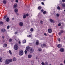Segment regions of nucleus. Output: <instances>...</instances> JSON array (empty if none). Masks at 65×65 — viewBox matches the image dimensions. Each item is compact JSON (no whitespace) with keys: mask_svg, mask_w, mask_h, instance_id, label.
Here are the masks:
<instances>
[{"mask_svg":"<svg viewBox=\"0 0 65 65\" xmlns=\"http://www.w3.org/2000/svg\"><path fill=\"white\" fill-rule=\"evenodd\" d=\"M19 54L20 56H22L24 54V52L22 51H21L19 52Z\"/></svg>","mask_w":65,"mask_h":65,"instance_id":"f257e3e1","label":"nucleus"},{"mask_svg":"<svg viewBox=\"0 0 65 65\" xmlns=\"http://www.w3.org/2000/svg\"><path fill=\"white\" fill-rule=\"evenodd\" d=\"M18 48L19 47H18V46L16 44L14 46V50H18Z\"/></svg>","mask_w":65,"mask_h":65,"instance_id":"f03ea898","label":"nucleus"},{"mask_svg":"<svg viewBox=\"0 0 65 65\" xmlns=\"http://www.w3.org/2000/svg\"><path fill=\"white\" fill-rule=\"evenodd\" d=\"M5 63L6 64H8L9 63V61L8 59H6L5 60Z\"/></svg>","mask_w":65,"mask_h":65,"instance_id":"7ed1b4c3","label":"nucleus"},{"mask_svg":"<svg viewBox=\"0 0 65 65\" xmlns=\"http://www.w3.org/2000/svg\"><path fill=\"white\" fill-rule=\"evenodd\" d=\"M29 52L30 53H33L34 52V49L32 48H31L30 49Z\"/></svg>","mask_w":65,"mask_h":65,"instance_id":"20e7f679","label":"nucleus"},{"mask_svg":"<svg viewBox=\"0 0 65 65\" xmlns=\"http://www.w3.org/2000/svg\"><path fill=\"white\" fill-rule=\"evenodd\" d=\"M64 32V30H60V32L59 34H58V35H60L62 33H63V32Z\"/></svg>","mask_w":65,"mask_h":65,"instance_id":"39448f33","label":"nucleus"},{"mask_svg":"<svg viewBox=\"0 0 65 65\" xmlns=\"http://www.w3.org/2000/svg\"><path fill=\"white\" fill-rule=\"evenodd\" d=\"M48 32L50 33H51L52 32V30L51 29H49L48 30Z\"/></svg>","mask_w":65,"mask_h":65,"instance_id":"423d86ee","label":"nucleus"},{"mask_svg":"<svg viewBox=\"0 0 65 65\" xmlns=\"http://www.w3.org/2000/svg\"><path fill=\"white\" fill-rule=\"evenodd\" d=\"M60 51L61 52H64V49L63 48H61L60 49Z\"/></svg>","mask_w":65,"mask_h":65,"instance_id":"0eeeda50","label":"nucleus"},{"mask_svg":"<svg viewBox=\"0 0 65 65\" xmlns=\"http://www.w3.org/2000/svg\"><path fill=\"white\" fill-rule=\"evenodd\" d=\"M19 26L21 27H22L23 26V23L22 22H21L19 23Z\"/></svg>","mask_w":65,"mask_h":65,"instance_id":"6e6552de","label":"nucleus"},{"mask_svg":"<svg viewBox=\"0 0 65 65\" xmlns=\"http://www.w3.org/2000/svg\"><path fill=\"white\" fill-rule=\"evenodd\" d=\"M26 50H27V51H30V47L28 46L26 47Z\"/></svg>","mask_w":65,"mask_h":65,"instance_id":"1a4fd4ad","label":"nucleus"},{"mask_svg":"<svg viewBox=\"0 0 65 65\" xmlns=\"http://www.w3.org/2000/svg\"><path fill=\"white\" fill-rule=\"evenodd\" d=\"M6 22H8L9 21V18L8 17H7L6 19Z\"/></svg>","mask_w":65,"mask_h":65,"instance_id":"9d476101","label":"nucleus"},{"mask_svg":"<svg viewBox=\"0 0 65 65\" xmlns=\"http://www.w3.org/2000/svg\"><path fill=\"white\" fill-rule=\"evenodd\" d=\"M50 23H54V20H52V19H50Z\"/></svg>","mask_w":65,"mask_h":65,"instance_id":"9b49d317","label":"nucleus"},{"mask_svg":"<svg viewBox=\"0 0 65 65\" xmlns=\"http://www.w3.org/2000/svg\"><path fill=\"white\" fill-rule=\"evenodd\" d=\"M61 46H62V45H61V44H58L57 45V47L58 48H60V47H61Z\"/></svg>","mask_w":65,"mask_h":65,"instance_id":"f8f14e48","label":"nucleus"},{"mask_svg":"<svg viewBox=\"0 0 65 65\" xmlns=\"http://www.w3.org/2000/svg\"><path fill=\"white\" fill-rule=\"evenodd\" d=\"M13 61H17V58L15 57H14L13 58Z\"/></svg>","mask_w":65,"mask_h":65,"instance_id":"ddd939ff","label":"nucleus"},{"mask_svg":"<svg viewBox=\"0 0 65 65\" xmlns=\"http://www.w3.org/2000/svg\"><path fill=\"white\" fill-rule=\"evenodd\" d=\"M41 47H45V46H46V44H44L43 45H41Z\"/></svg>","mask_w":65,"mask_h":65,"instance_id":"4468645a","label":"nucleus"},{"mask_svg":"<svg viewBox=\"0 0 65 65\" xmlns=\"http://www.w3.org/2000/svg\"><path fill=\"white\" fill-rule=\"evenodd\" d=\"M32 57V55H30V54H29L28 56V58H31V57Z\"/></svg>","mask_w":65,"mask_h":65,"instance_id":"2eb2a0df","label":"nucleus"},{"mask_svg":"<svg viewBox=\"0 0 65 65\" xmlns=\"http://www.w3.org/2000/svg\"><path fill=\"white\" fill-rule=\"evenodd\" d=\"M6 30H5V29H2L1 30V32H3V33H4V32Z\"/></svg>","mask_w":65,"mask_h":65,"instance_id":"dca6fc26","label":"nucleus"},{"mask_svg":"<svg viewBox=\"0 0 65 65\" xmlns=\"http://www.w3.org/2000/svg\"><path fill=\"white\" fill-rule=\"evenodd\" d=\"M14 11L16 13L18 12V9L16 8L14 9Z\"/></svg>","mask_w":65,"mask_h":65,"instance_id":"f3484780","label":"nucleus"},{"mask_svg":"<svg viewBox=\"0 0 65 65\" xmlns=\"http://www.w3.org/2000/svg\"><path fill=\"white\" fill-rule=\"evenodd\" d=\"M8 61H9V63H10L12 62V59H10L8 60Z\"/></svg>","mask_w":65,"mask_h":65,"instance_id":"a211bd4d","label":"nucleus"},{"mask_svg":"<svg viewBox=\"0 0 65 65\" xmlns=\"http://www.w3.org/2000/svg\"><path fill=\"white\" fill-rule=\"evenodd\" d=\"M7 46V44H5L4 45H3V46L4 47H6Z\"/></svg>","mask_w":65,"mask_h":65,"instance_id":"6ab92c4d","label":"nucleus"},{"mask_svg":"<svg viewBox=\"0 0 65 65\" xmlns=\"http://www.w3.org/2000/svg\"><path fill=\"white\" fill-rule=\"evenodd\" d=\"M36 45H38V44H39V41L37 40L36 42Z\"/></svg>","mask_w":65,"mask_h":65,"instance_id":"aec40b11","label":"nucleus"},{"mask_svg":"<svg viewBox=\"0 0 65 65\" xmlns=\"http://www.w3.org/2000/svg\"><path fill=\"white\" fill-rule=\"evenodd\" d=\"M22 42L23 43H25L26 42V40H22Z\"/></svg>","mask_w":65,"mask_h":65,"instance_id":"412c9836","label":"nucleus"},{"mask_svg":"<svg viewBox=\"0 0 65 65\" xmlns=\"http://www.w3.org/2000/svg\"><path fill=\"white\" fill-rule=\"evenodd\" d=\"M14 8H16V7H17V4H15L14 5Z\"/></svg>","mask_w":65,"mask_h":65,"instance_id":"4be33fe9","label":"nucleus"},{"mask_svg":"<svg viewBox=\"0 0 65 65\" xmlns=\"http://www.w3.org/2000/svg\"><path fill=\"white\" fill-rule=\"evenodd\" d=\"M40 24H43V21L42 20H40Z\"/></svg>","mask_w":65,"mask_h":65,"instance_id":"5701e85b","label":"nucleus"},{"mask_svg":"<svg viewBox=\"0 0 65 65\" xmlns=\"http://www.w3.org/2000/svg\"><path fill=\"white\" fill-rule=\"evenodd\" d=\"M3 61V59H2V58H0V62H2Z\"/></svg>","mask_w":65,"mask_h":65,"instance_id":"b1692460","label":"nucleus"},{"mask_svg":"<svg viewBox=\"0 0 65 65\" xmlns=\"http://www.w3.org/2000/svg\"><path fill=\"white\" fill-rule=\"evenodd\" d=\"M26 16L25 15H24L23 16V19H26Z\"/></svg>","mask_w":65,"mask_h":65,"instance_id":"393cba45","label":"nucleus"},{"mask_svg":"<svg viewBox=\"0 0 65 65\" xmlns=\"http://www.w3.org/2000/svg\"><path fill=\"white\" fill-rule=\"evenodd\" d=\"M9 53L10 54V55H12V53H11V52L10 51V50H9Z\"/></svg>","mask_w":65,"mask_h":65,"instance_id":"a878e982","label":"nucleus"},{"mask_svg":"<svg viewBox=\"0 0 65 65\" xmlns=\"http://www.w3.org/2000/svg\"><path fill=\"white\" fill-rule=\"evenodd\" d=\"M38 51L39 52H41L42 51V49L41 48H39L38 49Z\"/></svg>","mask_w":65,"mask_h":65,"instance_id":"bb28decb","label":"nucleus"},{"mask_svg":"<svg viewBox=\"0 0 65 65\" xmlns=\"http://www.w3.org/2000/svg\"><path fill=\"white\" fill-rule=\"evenodd\" d=\"M57 9H58V10H60V7L59 6H58L57 7Z\"/></svg>","mask_w":65,"mask_h":65,"instance_id":"cd10ccee","label":"nucleus"},{"mask_svg":"<svg viewBox=\"0 0 65 65\" xmlns=\"http://www.w3.org/2000/svg\"><path fill=\"white\" fill-rule=\"evenodd\" d=\"M38 9L39 10L41 9V7L40 6H39L38 8Z\"/></svg>","mask_w":65,"mask_h":65,"instance_id":"c85d7f7f","label":"nucleus"},{"mask_svg":"<svg viewBox=\"0 0 65 65\" xmlns=\"http://www.w3.org/2000/svg\"><path fill=\"white\" fill-rule=\"evenodd\" d=\"M41 64L42 65H45V63L44 62H41Z\"/></svg>","mask_w":65,"mask_h":65,"instance_id":"c756f323","label":"nucleus"},{"mask_svg":"<svg viewBox=\"0 0 65 65\" xmlns=\"http://www.w3.org/2000/svg\"><path fill=\"white\" fill-rule=\"evenodd\" d=\"M43 14H46V13H47V12H46V11H44L43 12Z\"/></svg>","mask_w":65,"mask_h":65,"instance_id":"7c9ffc66","label":"nucleus"},{"mask_svg":"<svg viewBox=\"0 0 65 65\" xmlns=\"http://www.w3.org/2000/svg\"><path fill=\"white\" fill-rule=\"evenodd\" d=\"M31 36L32 35H28L27 37H31Z\"/></svg>","mask_w":65,"mask_h":65,"instance_id":"2f4dec72","label":"nucleus"},{"mask_svg":"<svg viewBox=\"0 0 65 65\" xmlns=\"http://www.w3.org/2000/svg\"><path fill=\"white\" fill-rule=\"evenodd\" d=\"M3 3L4 4H6V1H4L3 2Z\"/></svg>","mask_w":65,"mask_h":65,"instance_id":"473e14b6","label":"nucleus"},{"mask_svg":"<svg viewBox=\"0 0 65 65\" xmlns=\"http://www.w3.org/2000/svg\"><path fill=\"white\" fill-rule=\"evenodd\" d=\"M62 5L63 7H65V4H62Z\"/></svg>","mask_w":65,"mask_h":65,"instance_id":"72a5a7b5","label":"nucleus"},{"mask_svg":"<svg viewBox=\"0 0 65 65\" xmlns=\"http://www.w3.org/2000/svg\"><path fill=\"white\" fill-rule=\"evenodd\" d=\"M30 31L31 32H32V31H33V28H31L30 29Z\"/></svg>","mask_w":65,"mask_h":65,"instance_id":"f704fd0d","label":"nucleus"},{"mask_svg":"<svg viewBox=\"0 0 65 65\" xmlns=\"http://www.w3.org/2000/svg\"><path fill=\"white\" fill-rule=\"evenodd\" d=\"M45 65H48V63L47 62H45Z\"/></svg>","mask_w":65,"mask_h":65,"instance_id":"c9c22d12","label":"nucleus"},{"mask_svg":"<svg viewBox=\"0 0 65 65\" xmlns=\"http://www.w3.org/2000/svg\"><path fill=\"white\" fill-rule=\"evenodd\" d=\"M36 59L38 61V60H39V58L38 57H36Z\"/></svg>","mask_w":65,"mask_h":65,"instance_id":"e433bc0d","label":"nucleus"},{"mask_svg":"<svg viewBox=\"0 0 65 65\" xmlns=\"http://www.w3.org/2000/svg\"><path fill=\"white\" fill-rule=\"evenodd\" d=\"M10 27V26L9 25L8 26H7V29H9Z\"/></svg>","mask_w":65,"mask_h":65,"instance_id":"4c0bfd02","label":"nucleus"},{"mask_svg":"<svg viewBox=\"0 0 65 65\" xmlns=\"http://www.w3.org/2000/svg\"><path fill=\"white\" fill-rule=\"evenodd\" d=\"M57 17H59V14H56Z\"/></svg>","mask_w":65,"mask_h":65,"instance_id":"58836bf2","label":"nucleus"},{"mask_svg":"<svg viewBox=\"0 0 65 65\" xmlns=\"http://www.w3.org/2000/svg\"><path fill=\"white\" fill-rule=\"evenodd\" d=\"M61 25V23H59L58 24V26H60Z\"/></svg>","mask_w":65,"mask_h":65,"instance_id":"ea45409f","label":"nucleus"},{"mask_svg":"<svg viewBox=\"0 0 65 65\" xmlns=\"http://www.w3.org/2000/svg\"><path fill=\"white\" fill-rule=\"evenodd\" d=\"M12 40L11 39H10L9 40V42H10Z\"/></svg>","mask_w":65,"mask_h":65,"instance_id":"a19ab883","label":"nucleus"},{"mask_svg":"<svg viewBox=\"0 0 65 65\" xmlns=\"http://www.w3.org/2000/svg\"><path fill=\"white\" fill-rule=\"evenodd\" d=\"M25 53L26 54H27V51L26 50H25Z\"/></svg>","mask_w":65,"mask_h":65,"instance_id":"79ce46f5","label":"nucleus"},{"mask_svg":"<svg viewBox=\"0 0 65 65\" xmlns=\"http://www.w3.org/2000/svg\"><path fill=\"white\" fill-rule=\"evenodd\" d=\"M2 24H3V22H2L1 21L0 22V24H1V25Z\"/></svg>","mask_w":65,"mask_h":65,"instance_id":"37998d69","label":"nucleus"},{"mask_svg":"<svg viewBox=\"0 0 65 65\" xmlns=\"http://www.w3.org/2000/svg\"><path fill=\"white\" fill-rule=\"evenodd\" d=\"M7 16H4V19H5V18H6Z\"/></svg>","mask_w":65,"mask_h":65,"instance_id":"c03bdc74","label":"nucleus"},{"mask_svg":"<svg viewBox=\"0 0 65 65\" xmlns=\"http://www.w3.org/2000/svg\"><path fill=\"white\" fill-rule=\"evenodd\" d=\"M28 14H26V17H28Z\"/></svg>","mask_w":65,"mask_h":65,"instance_id":"a18cd8bd","label":"nucleus"},{"mask_svg":"<svg viewBox=\"0 0 65 65\" xmlns=\"http://www.w3.org/2000/svg\"><path fill=\"white\" fill-rule=\"evenodd\" d=\"M15 2H17V3H18V0H16Z\"/></svg>","mask_w":65,"mask_h":65,"instance_id":"49530a36","label":"nucleus"},{"mask_svg":"<svg viewBox=\"0 0 65 65\" xmlns=\"http://www.w3.org/2000/svg\"><path fill=\"white\" fill-rule=\"evenodd\" d=\"M62 1L63 2H65V0H62Z\"/></svg>","mask_w":65,"mask_h":65,"instance_id":"de8ad7c7","label":"nucleus"},{"mask_svg":"<svg viewBox=\"0 0 65 65\" xmlns=\"http://www.w3.org/2000/svg\"><path fill=\"white\" fill-rule=\"evenodd\" d=\"M44 35H45V36H47V35L46 34V33H45L44 34Z\"/></svg>","mask_w":65,"mask_h":65,"instance_id":"09e8293b","label":"nucleus"},{"mask_svg":"<svg viewBox=\"0 0 65 65\" xmlns=\"http://www.w3.org/2000/svg\"><path fill=\"white\" fill-rule=\"evenodd\" d=\"M41 3L42 5H44V3H43V2H42Z\"/></svg>","mask_w":65,"mask_h":65,"instance_id":"8fccbe9b","label":"nucleus"},{"mask_svg":"<svg viewBox=\"0 0 65 65\" xmlns=\"http://www.w3.org/2000/svg\"><path fill=\"white\" fill-rule=\"evenodd\" d=\"M16 14H17V15H19V14L18 13H16Z\"/></svg>","mask_w":65,"mask_h":65,"instance_id":"3c124183","label":"nucleus"},{"mask_svg":"<svg viewBox=\"0 0 65 65\" xmlns=\"http://www.w3.org/2000/svg\"><path fill=\"white\" fill-rule=\"evenodd\" d=\"M19 43L20 44H21V41H20L19 42Z\"/></svg>","mask_w":65,"mask_h":65,"instance_id":"603ef678","label":"nucleus"},{"mask_svg":"<svg viewBox=\"0 0 65 65\" xmlns=\"http://www.w3.org/2000/svg\"><path fill=\"white\" fill-rule=\"evenodd\" d=\"M17 33H18V32H16L15 33V34H17Z\"/></svg>","mask_w":65,"mask_h":65,"instance_id":"864d4df0","label":"nucleus"},{"mask_svg":"<svg viewBox=\"0 0 65 65\" xmlns=\"http://www.w3.org/2000/svg\"><path fill=\"white\" fill-rule=\"evenodd\" d=\"M58 41H60V38L58 39Z\"/></svg>","mask_w":65,"mask_h":65,"instance_id":"5fc2aeb1","label":"nucleus"},{"mask_svg":"<svg viewBox=\"0 0 65 65\" xmlns=\"http://www.w3.org/2000/svg\"><path fill=\"white\" fill-rule=\"evenodd\" d=\"M60 65H64L63 63H60Z\"/></svg>","mask_w":65,"mask_h":65,"instance_id":"6e6d98bb","label":"nucleus"},{"mask_svg":"<svg viewBox=\"0 0 65 65\" xmlns=\"http://www.w3.org/2000/svg\"><path fill=\"white\" fill-rule=\"evenodd\" d=\"M41 11H42V12H43V10L42 9L41 10Z\"/></svg>","mask_w":65,"mask_h":65,"instance_id":"4d7b16f0","label":"nucleus"},{"mask_svg":"<svg viewBox=\"0 0 65 65\" xmlns=\"http://www.w3.org/2000/svg\"><path fill=\"white\" fill-rule=\"evenodd\" d=\"M14 18H12V19L13 20H14Z\"/></svg>","mask_w":65,"mask_h":65,"instance_id":"13d9d810","label":"nucleus"},{"mask_svg":"<svg viewBox=\"0 0 65 65\" xmlns=\"http://www.w3.org/2000/svg\"><path fill=\"white\" fill-rule=\"evenodd\" d=\"M2 38H4V36H2Z\"/></svg>","mask_w":65,"mask_h":65,"instance_id":"bf43d9fd","label":"nucleus"},{"mask_svg":"<svg viewBox=\"0 0 65 65\" xmlns=\"http://www.w3.org/2000/svg\"><path fill=\"white\" fill-rule=\"evenodd\" d=\"M64 64H65V60H64Z\"/></svg>","mask_w":65,"mask_h":65,"instance_id":"052dcab7","label":"nucleus"},{"mask_svg":"<svg viewBox=\"0 0 65 65\" xmlns=\"http://www.w3.org/2000/svg\"><path fill=\"white\" fill-rule=\"evenodd\" d=\"M43 1H45V0H43Z\"/></svg>","mask_w":65,"mask_h":65,"instance_id":"680f3d73","label":"nucleus"},{"mask_svg":"<svg viewBox=\"0 0 65 65\" xmlns=\"http://www.w3.org/2000/svg\"><path fill=\"white\" fill-rule=\"evenodd\" d=\"M15 40H16V39H15Z\"/></svg>","mask_w":65,"mask_h":65,"instance_id":"e2e57ef3","label":"nucleus"}]
</instances>
